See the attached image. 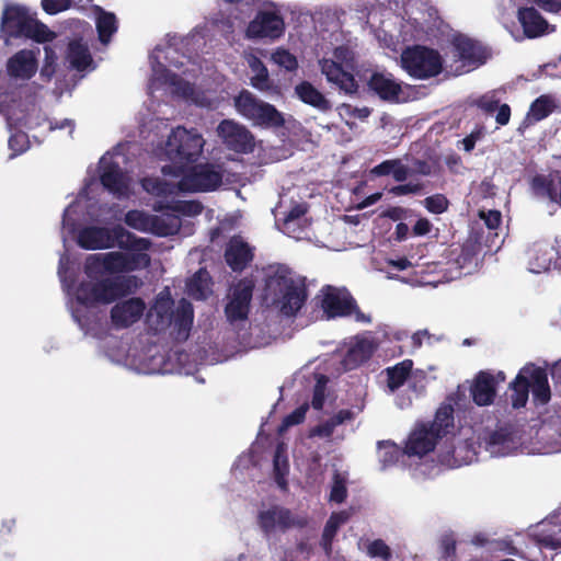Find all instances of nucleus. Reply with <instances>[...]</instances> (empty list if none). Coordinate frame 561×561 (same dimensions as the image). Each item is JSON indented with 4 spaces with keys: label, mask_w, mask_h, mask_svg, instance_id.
Wrapping results in <instances>:
<instances>
[{
    "label": "nucleus",
    "mask_w": 561,
    "mask_h": 561,
    "mask_svg": "<svg viewBox=\"0 0 561 561\" xmlns=\"http://www.w3.org/2000/svg\"><path fill=\"white\" fill-rule=\"evenodd\" d=\"M455 399L453 396L447 397L436 410L432 422L420 423L409 435L405 443L404 453L408 456L423 457L433 451L439 439L453 434L455 430Z\"/></svg>",
    "instance_id": "f257e3e1"
},
{
    "label": "nucleus",
    "mask_w": 561,
    "mask_h": 561,
    "mask_svg": "<svg viewBox=\"0 0 561 561\" xmlns=\"http://www.w3.org/2000/svg\"><path fill=\"white\" fill-rule=\"evenodd\" d=\"M204 145L205 140L197 130L182 126L173 128L164 148L170 163L161 168L162 174L179 178L185 171V167L198 160Z\"/></svg>",
    "instance_id": "f03ea898"
},
{
    "label": "nucleus",
    "mask_w": 561,
    "mask_h": 561,
    "mask_svg": "<svg viewBox=\"0 0 561 561\" xmlns=\"http://www.w3.org/2000/svg\"><path fill=\"white\" fill-rule=\"evenodd\" d=\"M265 287L273 295V305L285 317H295L308 299L306 278L293 277L288 270L268 275Z\"/></svg>",
    "instance_id": "7ed1b4c3"
},
{
    "label": "nucleus",
    "mask_w": 561,
    "mask_h": 561,
    "mask_svg": "<svg viewBox=\"0 0 561 561\" xmlns=\"http://www.w3.org/2000/svg\"><path fill=\"white\" fill-rule=\"evenodd\" d=\"M139 286L135 275L102 278L96 282H82L77 288V301L85 307L96 304L107 305L136 291Z\"/></svg>",
    "instance_id": "20e7f679"
},
{
    "label": "nucleus",
    "mask_w": 561,
    "mask_h": 561,
    "mask_svg": "<svg viewBox=\"0 0 561 561\" xmlns=\"http://www.w3.org/2000/svg\"><path fill=\"white\" fill-rule=\"evenodd\" d=\"M236 111L250 121L253 126L262 128H282L285 117L273 104L262 101L249 90H241L233 99Z\"/></svg>",
    "instance_id": "39448f33"
},
{
    "label": "nucleus",
    "mask_w": 561,
    "mask_h": 561,
    "mask_svg": "<svg viewBox=\"0 0 561 561\" xmlns=\"http://www.w3.org/2000/svg\"><path fill=\"white\" fill-rule=\"evenodd\" d=\"M438 50L422 45L407 47L401 54L402 68L415 79H430L443 71Z\"/></svg>",
    "instance_id": "423d86ee"
},
{
    "label": "nucleus",
    "mask_w": 561,
    "mask_h": 561,
    "mask_svg": "<svg viewBox=\"0 0 561 561\" xmlns=\"http://www.w3.org/2000/svg\"><path fill=\"white\" fill-rule=\"evenodd\" d=\"M222 170L219 165L204 163L185 167L179 176V191L182 193L211 192L222 183Z\"/></svg>",
    "instance_id": "0eeeda50"
},
{
    "label": "nucleus",
    "mask_w": 561,
    "mask_h": 561,
    "mask_svg": "<svg viewBox=\"0 0 561 561\" xmlns=\"http://www.w3.org/2000/svg\"><path fill=\"white\" fill-rule=\"evenodd\" d=\"M254 287L255 283L251 277H243L234 285L231 298L225 307V314L230 323L248 319Z\"/></svg>",
    "instance_id": "6e6552de"
},
{
    "label": "nucleus",
    "mask_w": 561,
    "mask_h": 561,
    "mask_svg": "<svg viewBox=\"0 0 561 561\" xmlns=\"http://www.w3.org/2000/svg\"><path fill=\"white\" fill-rule=\"evenodd\" d=\"M257 524L262 531L270 536L276 531L285 533L293 527H304L306 520L296 517L289 508L273 505L257 515Z\"/></svg>",
    "instance_id": "1a4fd4ad"
},
{
    "label": "nucleus",
    "mask_w": 561,
    "mask_h": 561,
    "mask_svg": "<svg viewBox=\"0 0 561 561\" xmlns=\"http://www.w3.org/2000/svg\"><path fill=\"white\" fill-rule=\"evenodd\" d=\"M285 33L283 16L276 11L260 10L248 24L245 35L251 39H277Z\"/></svg>",
    "instance_id": "9d476101"
},
{
    "label": "nucleus",
    "mask_w": 561,
    "mask_h": 561,
    "mask_svg": "<svg viewBox=\"0 0 561 561\" xmlns=\"http://www.w3.org/2000/svg\"><path fill=\"white\" fill-rule=\"evenodd\" d=\"M320 307L328 319L350 317L355 309V299L347 290L328 285L322 289Z\"/></svg>",
    "instance_id": "9b49d317"
},
{
    "label": "nucleus",
    "mask_w": 561,
    "mask_h": 561,
    "mask_svg": "<svg viewBox=\"0 0 561 561\" xmlns=\"http://www.w3.org/2000/svg\"><path fill=\"white\" fill-rule=\"evenodd\" d=\"M217 133L224 144L231 150L239 153H248L254 148L252 133L233 121L224 119L217 127Z\"/></svg>",
    "instance_id": "f8f14e48"
},
{
    "label": "nucleus",
    "mask_w": 561,
    "mask_h": 561,
    "mask_svg": "<svg viewBox=\"0 0 561 561\" xmlns=\"http://www.w3.org/2000/svg\"><path fill=\"white\" fill-rule=\"evenodd\" d=\"M145 309L146 304L139 297L119 301L111 309V322L115 329H127L140 320Z\"/></svg>",
    "instance_id": "ddd939ff"
},
{
    "label": "nucleus",
    "mask_w": 561,
    "mask_h": 561,
    "mask_svg": "<svg viewBox=\"0 0 561 561\" xmlns=\"http://www.w3.org/2000/svg\"><path fill=\"white\" fill-rule=\"evenodd\" d=\"M105 272L110 274L134 272L150 265V256L147 253L107 252L103 257Z\"/></svg>",
    "instance_id": "4468645a"
},
{
    "label": "nucleus",
    "mask_w": 561,
    "mask_h": 561,
    "mask_svg": "<svg viewBox=\"0 0 561 561\" xmlns=\"http://www.w3.org/2000/svg\"><path fill=\"white\" fill-rule=\"evenodd\" d=\"M33 16L28 11L19 5H12L4 10L1 21V31L9 37H25L30 32Z\"/></svg>",
    "instance_id": "2eb2a0df"
},
{
    "label": "nucleus",
    "mask_w": 561,
    "mask_h": 561,
    "mask_svg": "<svg viewBox=\"0 0 561 561\" xmlns=\"http://www.w3.org/2000/svg\"><path fill=\"white\" fill-rule=\"evenodd\" d=\"M225 261L233 272H242L253 261L254 253L241 237H232L225 250Z\"/></svg>",
    "instance_id": "dca6fc26"
},
{
    "label": "nucleus",
    "mask_w": 561,
    "mask_h": 561,
    "mask_svg": "<svg viewBox=\"0 0 561 561\" xmlns=\"http://www.w3.org/2000/svg\"><path fill=\"white\" fill-rule=\"evenodd\" d=\"M112 228L88 226L79 230L77 244L84 250H102L113 248Z\"/></svg>",
    "instance_id": "f3484780"
},
{
    "label": "nucleus",
    "mask_w": 561,
    "mask_h": 561,
    "mask_svg": "<svg viewBox=\"0 0 561 561\" xmlns=\"http://www.w3.org/2000/svg\"><path fill=\"white\" fill-rule=\"evenodd\" d=\"M321 71L325 76L327 80L334 83L347 94L355 93L358 89V84L351 72L343 69L342 65L334 61L333 59H322L320 61Z\"/></svg>",
    "instance_id": "a211bd4d"
},
{
    "label": "nucleus",
    "mask_w": 561,
    "mask_h": 561,
    "mask_svg": "<svg viewBox=\"0 0 561 561\" xmlns=\"http://www.w3.org/2000/svg\"><path fill=\"white\" fill-rule=\"evenodd\" d=\"M369 91L374 92L382 101L398 102L402 92L401 84L391 73L373 72L367 81Z\"/></svg>",
    "instance_id": "6ab92c4d"
},
{
    "label": "nucleus",
    "mask_w": 561,
    "mask_h": 561,
    "mask_svg": "<svg viewBox=\"0 0 561 561\" xmlns=\"http://www.w3.org/2000/svg\"><path fill=\"white\" fill-rule=\"evenodd\" d=\"M376 350L377 344L374 340L367 337L357 339L342 359L344 369L353 370L358 368L373 357Z\"/></svg>",
    "instance_id": "aec40b11"
},
{
    "label": "nucleus",
    "mask_w": 561,
    "mask_h": 561,
    "mask_svg": "<svg viewBox=\"0 0 561 561\" xmlns=\"http://www.w3.org/2000/svg\"><path fill=\"white\" fill-rule=\"evenodd\" d=\"M470 393L477 405L492 404L496 396L494 375L484 370L479 371L470 387Z\"/></svg>",
    "instance_id": "412c9836"
},
{
    "label": "nucleus",
    "mask_w": 561,
    "mask_h": 561,
    "mask_svg": "<svg viewBox=\"0 0 561 561\" xmlns=\"http://www.w3.org/2000/svg\"><path fill=\"white\" fill-rule=\"evenodd\" d=\"M100 181L105 190L117 197L127 195L128 183L117 162H108L102 167Z\"/></svg>",
    "instance_id": "4be33fe9"
},
{
    "label": "nucleus",
    "mask_w": 561,
    "mask_h": 561,
    "mask_svg": "<svg viewBox=\"0 0 561 561\" xmlns=\"http://www.w3.org/2000/svg\"><path fill=\"white\" fill-rule=\"evenodd\" d=\"M517 19L528 38L542 36L548 28V21L534 7L519 8Z\"/></svg>",
    "instance_id": "5701e85b"
},
{
    "label": "nucleus",
    "mask_w": 561,
    "mask_h": 561,
    "mask_svg": "<svg viewBox=\"0 0 561 561\" xmlns=\"http://www.w3.org/2000/svg\"><path fill=\"white\" fill-rule=\"evenodd\" d=\"M471 106H476L486 114L497 111L495 121L500 126H505L511 119V106L506 103L501 104L500 99L494 92L485 93L470 102Z\"/></svg>",
    "instance_id": "b1692460"
},
{
    "label": "nucleus",
    "mask_w": 561,
    "mask_h": 561,
    "mask_svg": "<svg viewBox=\"0 0 561 561\" xmlns=\"http://www.w3.org/2000/svg\"><path fill=\"white\" fill-rule=\"evenodd\" d=\"M7 68L11 77L31 79L37 70V61L32 50L23 49L8 60Z\"/></svg>",
    "instance_id": "393cba45"
},
{
    "label": "nucleus",
    "mask_w": 561,
    "mask_h": 561,
    "mask_svg": "<svg viewBox=\"0 0 561 561\" xmlns=\"http://www.w3.org/2000/svg\"><path fill=\"white\" fill-rule=\"evenodd\" d=\"M111 236L113 247L117 245L119 249L131 251V253H145L151 247L149 239L137 237L121 225L112 228Z\"/></svg>",
    "instance_id": "a878e982"
},
{
    "label": "nucleus",
    "mask_w": 561,
    "mask_h": 561,
    "mask_svg": "<svg viewBox=\"0 0 561 561\" xmlns=\"http://www.w3.org/2000/svg\"><path fill=\"white\" fill-rule=\"evenodd\" d=\"M526 366L529 368L528 378L534 400L540 404L548 403L551 399V390L547 370L533 363H528Z\"/></svg>",
    "instance_id": "bb28decb"
},
{
    "label": "nucleus",
    "mask_w": 561,
    "mask_h": 561,
    "mask_svg": "<svg viewBox=\"0 0 561 561\" xmlns=\"http://www.w3.org/2000/svg\"><path fill=\"white\" fill-rule=\"evenodd\" d=\"M194 321V309L193 305L186 300L181 299L179 305L173 313L172 324L174 327V331L176 332V337L179 340L185 341L190 336V331L192 329Z\"/></svg>",
    "instance_id": "cd10ccee"
},
{
    "label": "nucleus",
    "mask_w": 561,
    "mask_h": 561,
    "mask_svg": "<svg viewBox=\"0 0 561 561\" xmlns=\"http://www.w3.org/2000/svg\"><path fill=\"white\" fill-rule=\"evenodd\" d=\"M170 298L158 299L148 313V321L156 331H164L172 325L174 310Z\"/></svg>",
    "instance_id": "c85d7f7f"
},
{
    "label": "nucleus",
    "mask_w": 561,
    "mask_h": 561,
    "mask_svg": "<svg viewBox=\"0 0 561 561\" xmlns=\"http://www.w3.org/2000/svg\"><path fill=\"white\" fill-rule=\"evenodd\" d=\"M455 48L459 59L468 66L482 65L486 59L485 49L470 38H458Z\"/></svg>",
    "instance_id": "c756f323"
},
{
    "label": "nucleus",
    "mask_w": 561,
    "mask_h": 561,
    "mask_svg": "<svg viewBox=\"0 0 561 561\" xmlns=\"http://www.w3.org/2000/svg\"><path fill=\"white\" fill-rule=\"evenodd\" d=\"M557 107L554 100L547 94L540 95L531 102L529 111L523 121L519 129L526 128L533 123L540 122L548 117Z\"/></svg>",
    "instance_id": "7c9ffc66"
},
{
    "label": "nucleus",
    "mask_w": 561,
    "mask_h": 561,
    "mask_svg": "<svg viewBox=\"0 0 561 561\" xmlns=\"http://www.w3.org/2000/svg\"><path fill=\"white\" fill-rule=\"evenodd\" d=\"M295 93L305 104L313 106L322 112L331 110L330 101L309 81L298 83L295 87Z\"/></svg>",
    "instance_id": "2f4dec72"
},
{
    "label": "nucleus",
    "mask_w": 561,
    "mask_h": 561,
    "mask_svg": "<svg viewBox=\"0 0 561 561\" xmlns=\"http://www.w3.org/2000/svg\"><path fill=\"white\" fill-rule=\"evenodd\" d=\"M529 368L525 365L510 383L512 390L511 400L514 409L524 408L528 401L530 381L528 378Z\"/></svg>",
    "instance_id": "473e14b6"
},
{
    "label": "nucleus",
    "mask_w": 561,
    "mask_h": 561,
    "mask_svg": "<svg viewBox=\"0 0 561 561\" xmlns=\"http://www.w3.org/2000/svg\"><path fill=\"white\" fill-rule=\"evenodd\" d=\"M67 59L71 68L83 71L92 62V57L87 45L80 41H72L68 45Z\"/></svg>",
    "instance_id": "72a5a7b5"
},
{
    "label": "nucleus",
    "mask_w": 561,
    "mask_h": 561,
    "mask_svg": "<svg viewBox=\"0 0 561 561\" xmlns=\"http://www.w3.org/2000/svg\"><path fill=\"white\" fill-rule=\"evenodd\" d=\"M249 65L252 71L255 72L250 79V83L254 89L262 92L276 91V87L270 79L268 70L260 58L253 57Z\"/></svg>",
    "instance_id": "f704fd0d"
},
{
    "label": "nucleus",
    "mask_w": 561,
    "mask_h": 561,
    "mask_svg": "<svg viewBox=\"0 0 561 561\" xmlns=\"http://www.w3.org/2000/svg\"><path fill=\"white\" fill-rule=\"evenodd\" d=\"M412 367V359H403L394 366L386 368L387 386L391 391H394L404 385L411 374Z\"/></svg>",
    "instance_id": "c9c22d12"
},
{
    "label": "nucleus",
    "mask_w": 561,
    "mask_h": 561,
    "mask_svg": "<svg viewBox=\"0 0 561 561\" xmlns=\"http://www.w3.org/2000/svg\"><path fill=\"white\" fill-rule=\"evenodd\" d=\"M348 519V515L346 512L332 513L329 519L325 523L322 537H321V546L329 554L332 549V541L340 528L341 525L345 524Z\"/></svg>",
    "instance_id": "e433bc0d"
},
{
    "label": "nucleus",
    "mask_w": 561,
    "mask_h": 561,
    "mask_svg": "<svg viewBox=\"0 0 561 561\" xmlns=\"http://www.w3.org/2000/svg\"><path fill=\"white\" fill-rule=\"evenodd\" d=\"M154 209L158 211L167 210L193 216L198 215L202 211L203 206L201 203L194 201H167L159 202Z\"/></svg>",
    "instance_id": "4c0bfd02"
},
{
    "label": "nucleus",
    "mask_w": 561,
    "mask_h": 561,
    "mask_svg": "<svg viewBox=\"0 0 561 561\" xmlns=\"http://www.w3.org/2000/svg\"><path fill=\"white\" fill-rule=\"evenodd\" d=\"M96 30L100 42L107 44L117 31V20L115 14L102 11L96 19Z\"/></svg>",
    "instance_id": "58836bf2"
},
{
    "label": "nucleus",
    "mask_w": 561,
    "mask_h": 561,
    "mask_svg": "<svg viewBox=\"0 0 561 561\" xmlns=\"http://www.w3.org/2000/svg\"><path fill=\"white\" fill-rule=\"evenodd\" d=\"M512 443V433L506 428H499L493 431L486 439V448L492 454L501 453L508 448Z\"/></svg>",
    "instance_id": "ea45409f"
},
{
    "label": "nucleus",
    "mask_w": 561,
    "mask_h": 561,
    "mask_svg": "<svg viewBox=\"0 0 561 561\" xmlns=\"http://www.w3.org/2000/svg\"><path fill=\"white\" fill-rule=\"evenodd\" d=\"M144 187L149 193H151L156 196H159V197H162V196L167 197L170 195H175L176 193L180 192L179 191V182L176 184H173V183L167 182L164 180H160V179L147 180L144 183Z\"/></svg>",
    "instance_id": "a19ab883"
},
{
    "label": "nucleus",
    "mask_w": 561,
    "mask_h": 561,
    "mask_svg": "<svg viewBox=\"0 0 561 561\" xmlns=\"http://www.w3.org/2000/svg\"><path fill=\"white\" fill-rule=\"evenodd\" d=\"M57 34L49 30L48 26L41 21L33 19L25 38L33 39L36 43L45 44L53 42Z\"/></svg>",
    "instance_id": "79ce46f5"
},
{
    "label": "nucleus",
    "mask_w": 561,
    "mask_h": 561,
    "mask_svg": "<svg viewBox=\"0 0 561 561\" xmlns=\"http://www.w3.org/2000/svg\"><path fill=\"white\" fill-rule=\"evenodd\" d=\"M439 551L442 559L446 561H455L456 560V537L453 531L444 533L439 538Z\"/></svg>",
    "instance_id": "37998d69"
},
{
    "label": "nucleus",
    "mask_w": 561,
    "mask_h": 561,
    "mask_svg": "<svg viewBox=\"0 0 561 561\" xmlns=\"http://www.w3.org/2000/svg\"><path fill=\"white\" fill-rule=\"evenodd\" d=\"M477 254L478 248L476 243L467 241L460 247V252L455 259V263L460 270H463L473 264Z\"/></svg>",
    "instance_id": "c03bdc74"
},
{
    "label": "nucleus",
    "mask_w": 561,
    "mask_h": 561,
    "mask_svg": "<svg viewBox=\"0 0 561 561\" xmlns=\"http://www.w3.org/2000/svg\"><path fill=\"white\" fill-rule=\"evenodd\" d=\"M366 553L370 558H378L382 561H390L392 558L390 547L382 539H375L370 541L366 547Z\"/></svg>",
    "instance_id": "a18cd8bd"
},
{
    "label": "nucleus",
    "mask_w": 561,
    "mask_h": 561,
    "mask_svg": "<svg viewBox=\"0 0 561 561\" xmlns=\"http://www.w3.org/2000/svg\"><path fill=\"white\" fill-rule=\"evenodd\" d=\"M206 271L199 270L196 272L191 280L187 284L188 293L195 299H204L206 298V280L204 279V275H206Z\"/></svg>",
    "instance_id": "49530a36"
},
{
    "label": "nucleus",
    "mask_w": 561,
    "mask_h": 561,
    "mask_svg": "<svg viewBox=\"0 0 561 561\" xmlns=\"http://www.w3.org/2000/svg\"><path fill=\"white\" fill-rule=\"evenodd\" d=\"M347 497V488L345 479L336 471L333 474V484L330 491V501L334 503H343Z\"/></svg>",
    "instance_id": "de8ad7c7"
},
{
    "label": "nucleus",
    "mask_w": 561,
    "mask_h": 561,
    "mask_svg": "<svg viewBox=\"0 0 561 561\" xmlns=\"http://www.w3.org/2000/svg\"><path fill=\"white\" fill-rule=\"evenodd\" d=\"M273 466H274V476L275 481L280 488H286L287 482L285 479V476L288 472V462L285 458L283 461V466L280 463V446L277 447L274 458H273Z\"/></svg>",
    "instance_id": "09e8293b"
},
{
    "label": "nucleus",
    "mask_w": 561,
    "mask_h": 561,
    "mask_svg": "<svg viewBox=\"0 0 561 561\" xmlns=\"http://www.w3.org/2000/svg\"><path fill=\"white\" fill-rule=\"evenodd\" d=\"M9 148L12 150L11 158L23 153L27 150L30 141L28 136L24 131H16L9 138Z\"/></svg>",
    "instance_id": "8fccbe9b"
},
{
    "label": "nucleus",
    "mask_w": 561,
    "mask_h": 561,
    "mask_svg": "<svg viewBox=\"0 0 561 561\" xmlns=\"http://www.w3.org/2000/svg\"><path fill=\"white\" fill-rule=\"evenodd\" d=\"M104 256L105 253H95L90 254L85 259L84 272L88 276H93L105 272V263L103 262Z\"/></svg>",
    "instance_id": "3c124183"
},
{
    "label": "nucleus",
    "mask_w": 561,
    "mask_h": 561,
    "mask_svg": "<svg viewBox=\"0 0 561 561\" xmlns=\"http://www.w3.org/2000/svg\"><path fill=\"white\" fill-rule=\"evenodd\" d=\"M449 205V202L447 197L443 194H435L432 196H428L424 199V206L425 208L435 215L443 214L447 210Z\"/></svg>",
    "instance_id": "603ef678"
},
{
    "label": "nucleus",
    "mask_w": 561,
    "mask_h": 561,
    "mask_svg": "<svg viewBox=\"0 0 561 561\" xmlns=\"http://www.w3.org/2000/svg\"><path fill=\"white\" fill-rule=\"evenodd\" d=\"M273 60L279 67H283L288 71H295L298 68V61L295 55L283 48L277 49L273 54Z\"/></svg>",
    "instance_id": "864d4df0"
},
{
    "label": "nucleus",
    "mask_w": 561,
    "mask_h": 561,
    "mask_svg": "<svg viewBox=\"0 0 561 561\" xmlns=\"http://www.w3.org/2000/svg\"><path fill=\"white\" fill-rule=\"evenodd\" d=\"M125 224L133 229L144 231L147 229L148 216L140 210H129L125 215Z\"/></svg>",
    "instance_id": "5fc2aeb1"
},
{
    "label": "nucleus",
    "mask_w": 561,
    "mask_h": 561,
    "mask_svg": "<svg viewBox=\"0 0 561 561\" xmlns=\"http://www.w3.org/2000/svg\"><path fill=\"white\" fill-rule=\"evenodd\" d=\"M530 185H531L533 191L537 195L551 196V194L553 192L552 181L541 174L535 175L531 179Z\"/></svg>",
    "instance_id": "6e6d98bb"
},
{
    "label": "nucleus",
    "mask_w": 561,
    "mask_h": 561,
    "mask_svg": "<svg viewBox=\"0 0 561 561\" xmlns=\"http://www.w3.org/2000/svg\"><path fill=\"white\" fill-rule=\"evenodd\" d=\"M378 445L381 451L380 461L382 462L383 467L393 465L398 461L399 450L394 444L389 442H379Z\"/></svg>",
    "instance_id": "4d7b16f0"
},
{
    "label": "nucleus",
    "mask_w": 561,
    "mask_h": 561,
    "mask_svg": "<svg viewBox=\"0 0 561 561\" xmlns=\"http://www.w3.org/2000/svg\"><path fill=\"white\" fill-rule=\"evenodd\" d=\"M551 255L547 252L536 254L529 261V270L534 273H541L548 271L551 264Z\"/></svg>",
    "instance_id": "13d9d810"
},
{
    "label": "nucleus",
    "mask_w": 561,
    "mask_h": 561,
    "mask_svg": "<svg viewBox=\"0 0 561 561\" xmlns=\"http://www.w3.org/2000/svg\"><path fill=\"white\" fill-rule=\"evenodd\" d=\"M308 411V404H302L287 414L282 423V427H290L294 425L301 424L306 419V413Z\"/></svg>",
    "instance_id": "bf43d9fd"
},
{
    "label": "nucleus",
    "mask_w": 561,
    "mask_h": 561,
    "mask_svg": "<svg viewBox=\"0 0 561 561\" xmlns=\"http://www.w3.org/2000/svg\"><path fill=\"white\" fill-rule=\"evenodd\" d=\"M71 0H42L44 11L50 15L70 8Z\"/></svg>",
    "instance_id": "052dcab7"
},
{
    "label": "nucleus",
    "mask_w": 561,
    "mask_h": 561,
    "mask_svg": "<svg viewBox=\"0 0 561 561\" xmlns=\"http://www.w3.org/2000/svg\"><path fill=\"white\" fill-rule=\"evenodd\" d=\"M45 59L42 68V75L50 77L55 72V64L57 60L56 51L49 45L44 46Z\"/></svg>",
    "instance_id": "680f3d73"
},
{
    "label": "nucleus",
    "mask_w": 561,
    "mask_h": 561,
    "mask_svg": "<svg viewBox=\"0 0 561 561\" xmlns=\"http://www.w3.org/2000/svg\"><path fill=\"white\" fill-rule=\"evenodd\" d=\"M479 217L483 220L484 225L490 230L497 229L502 222V215H501V211H499V210H488V211L481 210L479 213Z\"/></svg>",
    "instance_id": "e2e57ef3"
},
{
    "label": "nucleus",
    "mask_w": 561,
    "mask_h": 561,
    "mask_svg": "<svg viewBox=\"0 0 561 561\" xmlns=\"http://www.w3.org/2000/svg\"><path fill=\"white\" fill-rule=\"evenodd\" d=\"M422 191V185L419 183H407V184H400L396 185L390 188V193L394 196H402V195H409V194H417Z\"/></svg>",
    "instance_id": "0e129e2a"
},
{
    "label": "nucleus",
    "mask_w": 561,
    "mask_h": 561,
    "mask_svg": "<svg viewBox=\"0 0 561 561\" xmlns=\"http://www.w3.org/2000/svg\"><path fill=\"white\" fill-rule=\"evenodd\" d=\"M325 401L324 385L321 380L317 382L313 389L311 405L314 410H322Z\"/></svg>",
    "instance_id": "69168bd1"
},
{
    "label": "nucleus",
    "mask_w": 561,
    "mask_h": 561,
    "mask_svg": "<svg viewBox=\"0 0 561 561\" xmlns=\"http://www.w3.org/2000/svg\"><path fill=\"white\" fill-rule=\"evenodd\" d=\"M307 213V208L305 205L298 204L290 208V210L286 214L284 218V225L286 228H289V226L295 222L296 220L300 219L305 214Z\"/></svg>",
    "instance_id": "338daca9"
},
{
    "label": "nucleus",
    "mask_w": 561,
    "mask_h": 561,
    "mask_svg": "<svg viewBox=\"0 0 561 561\" xmlns=\"http://www.w3.org/2000/svg\"><path fill=\"white\" fill-rule=\"evenodd\" d=\"M397 159L385 160L371 169V174L376 176H387L392 174Z\"/></svg>",
    "instance_id": "774afa93"
}]
</instances>
